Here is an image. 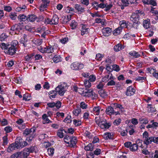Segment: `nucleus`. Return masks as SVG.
I'll return each mask as SVG.
<instances>
[{
  "mask_svg": "<svg viewBox=\"0 0 158 158\" xmlns=\"http://www.w3.org/2000/svg\"><path fill=\"white\" fill-rule=\"evenodd\" d=\"M142 15L144 16L145 14L142 11L137 10L135 11V12L133 13L131 15L130 19L134 22L133 24V27L136 29L138 27V25L140 23L139 20L140 16Z\"/></svg>",
  "mask_w": 158,
  "mask_h": 158,
  "instance_id": "obj_1",
  "label": "nucleus"
},
{
  "mask_svg": "<svg viewBox=\"0 0 158 158\" xmlns=\"http://www.w3.org/2000/svg\"><path fill=\"white\" fill-rule=\"evenodd\" d=\"M15 143L17 146V149L23 148L27 145V143L24 141L21 137L16 138Z\"/></svg>",
  "mask_w": 158,
  "mask_h": 158,
  "instance_id": "obj_2",
  "label": "nucleus"
},
{
  "mask_svg": "<svg viewBox=\"0 0 158 158\" xmlns=\"http://www.w3.org/2000/svg\"><path fill=\"white\" fill-rule=\"evenodd\" d=\"M106 113L107 114L109 115L114 114H115V115L120 114V113L118 111H117V110H115V108L113 106V107L109 106L107 107L106 109Z\"/></svg>",
  "mask_w": 158,
  "mask_h": 158,
  "instance_id": "obj_3",
  "label": "nucleus"
},
{
  "mask_svg": "<svg viewBox=\"0 0 158 158\" xmlns=\"http://www.w3.org/2000/svg\"><path fill=\"white\" fill-rule=\"evenodd\" d=\"M84 67L83 64L77 62L73 63L70 65L71 68L73 70H80L83 69Z\"/></svg>",
  "mask_w": 158,
  "mask_h": 158,
  "instance_id": "obj_4",
  "label": "nucleus"
},
{
  "mask_svg": "<svg viewBox=\"0 0 158 158\" xmlns=\"http://www.w3.org/2000/svg\"><path fill=\"white\" fill-rule=\"evenodd\" d=\"M36 129V128L34 127H33L31 129L26 128L24 131L23 134L25 136L28 135H35Z\"/></svg>",
  "mask_w": 158,
  "mask_h": 158,
  "instance_id": "obj_5",
  "label": "nucleus"
},
{
  "mask_svg": "<svg viewBox=\"0 0 158 158\" xmlns=\"http://www.w3.org/2000/svg\"><path fill=\"white\" fill-rule=\"evenodd\" d=\"M82 94L85 96L89 97L94 96L95 93L93 92L92 89H88L86 88L82 92Z\"/></svg>",
  "mask_w": 158,
  "mask_h": 158,
  "instance_id": "obj_6",
  "label": "nucleus"
},
{
  "mask_svg": "<svg viewBox=\"0 0 158 158\" xmlns=\"http://www.w3.org/2000/svg\"><path fill=\"white\" fill-rule=\"evenodd\" d=\"M55 92L60 96H63L65 92L64 86L61 85H58L56 88Z\"/></svg>",
  "mask_w": 158,
  "mask_h": 158,
  "instance_id": "obj_7",
  "label": "nucleus"
},
{
  "mask_svg": "<svg viewBox=\"0 0 158 158\" xmlns=\"http://www.w3.org/2000/svg\"><path fill=\"white\" fill-rule=\"evenodd\" d=\"M16 48L9 46L8 48L5 51L6 53L8 54L10 56H13L16 53Z\"/></svg>",
  "mask_w": 158,
  "mask_h": 158,
  "instance_id": "obj_8",
  "label": "nucleus"
},
{
  "mask_svg": "<svg viewBox=\"0 0 158 158\" xmlns=\"http://www.w3.org/2000/svg\"><path fill=\"white\" fill-rule=\"evenodd\" d=\"M23 25L21 23H19L18 24H15L11 27L10 30L13 31L20 32L22 29Z\"/></svg>",
  "mask_w": 158,
  "mask_h": 158,
  "instance_id": "obj_9",
  "label": "nucleus"
},
{
  "mask_svg": "<svg viewBox=\"0 0 158 158\" xmlns=\"http://www.w3.org/2000/svg\"><path fill=\"white\" fill-rule=\"evenodd\" d=\"M110 126L111 124L110 123H107L106 120H103L99 126L102 129H107Z\"/></svg>",
  "mask_w": 158,
  "mask_h": 158,
  "instance_id": "obj_10",
  "label": "nucleus"
},
{
  "mask_svg": "<svg viewBox=\"0 0 158 158\" xmlns=\"http://www.w3.org/2000/svg\"><path fill=\"white\" fill-rule=\"evenodd\" d=\"M40 51L42 53L46 52L48 53H52L54 52V48L51 46H47L44 48H41Z\"/></svg>",
  "mask_w": 158,
  "mask_h": 158,
  "instance_id": "obj_11",
  "label": "nucleus"
},
{
  "mask_svg": "<svg viewBox=\"0 0 158 158\" xmlns=\"http://www.w3.org/2000/svg\"><path fill=\"white\" fill-rule=\"evenodd\" d=\"M135 91V89L132 86L128 87L127 89L126 95L127 96H131L133 95Z\"/></svg>",
  "mask_w": 158,
  "mask_h": 158,
  "instance_id": "obj_12",
  "label": "nucleus"
},
{
  "mask_svg": "<svg viewBox=\"0 0 158 158\" xmlns=\"http://www.w3.org/2000/svg\"><path fill=\"white\" fill-rule=\"evenodd\" d=\"M42 3L40 7V11H43L44 9L46 8L48 6L50 1L48 0H42Z\"/></svg>",
  "mask_w": 158,
  "mask_h": 158,
  "instance_id": "obj_13",
  "label": "nucleus"
},
{
  "mask_svg": "<svg viewBox=\"0 0 158 158\" xmlns=\"http://www.w3.org/2000/svg\"><path fill=\"white\" fill-rule=\"evenodd\" d=\"M112 31L111 29L109 27L103 28L102 30L103 35L106 36H109Z\"/></svg>",
  "mask_w": 158,
  "mask_h": 158,
  "instance_id": "obj_14",
  "label": "nucleus"
},
{
  "mask_svg": "<svg viewBox=\"0 0 158 158\" xmlns=\"http://www.w3.org/2000/svg\"><path fill=\"white\" fill-rule=\"evenodd\" d=\"M69 143L68 144H69V146L71 147H74L76 145L77 142V138L75 137L70 138L69 141Z\"/></svg>",
  "mask_w": 158,
  "mask_h": 158,
  "instance_id": "obj_15",
  "label": "nucleus"
},
{
  "mask_svg": "<svg viewBox=\"0 0 158 158\" xmlns=\"http://www.w3.org/2000/svg\"><path fill=\"white\" fill-rule=\"evenodd\" d=\"M74 8L80 13H83L85 11L84 7L79 4H75Z\"/></svg>",
  "mask_w": 158,
  "mask_h": 158,
  "instance_id": "obj_16",
  "label": "nucleus"
},
{
  "mask_svg": "<svg viewBox=\"0 0 158 158\" xmlns=\"http://www.w3.org/2000/svg\"><path fill=\"white\" fill-rule=\"evenodd\" d=\"M16 148L17 149V146L15 143H13L8 147L7 151L8 152H10L15 150Z\"/></svg>",
  "mask_w": 158,
  "mask_h": 158,
  "instance_id": "obj_17",
  "label": "nucleus"
},
{
  "mask_svg": "<svg viewBox=\"0 0 158 158\" xmlns=\"http://www.w3.org/2000/svg\"><path fill=\"white\" fill-rule=\"evenodd\" d=\"M28 148H25L24 149L23 151L20 152V155L24 158H26L29 156V152H28Z\"/></svg>",
  "mask_w": 158,
  "mask_h": 158,
  "instance_id": "obj_18",
  "label": "nucleus"
},
{
  "mask_svg": "<svg viewBox=\"0 0 158 158\" xmlns=\"http://www.w3.org/2000/svg\"><path fill=\"white\" fill-rule=\"evenodd\" d=\"M59 18L57 15H53L51 21L50 22V24H57L59 22Z\"/></svg>",
  "mask_w": 158,
  "mask_h": 158,
  "instance_id": "obj_19",
  "label": "nucleus"
},
{
  "mask_svg": "<svg viewBox=\"0 0 158 158\" xmlns=\"http://www.w3.org/2000/svg\"><path fill=\"white\" fill-rule=\"evenodd\" d=\"M103 137L106 139H114V136L110 133H106L103 135Z\"/></svg>",
  "mask_w": 158,
  "mask_h": 158,
  "instance_id": "obj_20",
  "label": "nucleus"
},
{
  "mask_svg": "<svg viewBox=\"0 0 158 158\" xmlns=\"http://www.w3.org/2000/svg\"><path fill=\"white\" fill-rule=\"evenodd\" d=\"M150 20L147 19L145 20H144L143 22V27L146 29L150 27Z\"/></svg>",
  "mask_w": 158,
  "mask_h": 158,
  "instance_id": "obj_21",
  "label": "nucleus"
},
{
  "mask_svg": "<svg viewBox=\"0 0 158 158\" xmlns=\"http://www.w3.org/2000/svg\"><path fill=\"white\" fill-rule=\"evenodd\" d=\"M154 138L153 137H149L145 139H144V143L147 145L151 143L153 141H154Z\"/></svg>",
  "mask_w": 158,
  "mask_h": 158,
  "instance_id": "obj_22",
  "label": "nucleus"
},
{
  "mask_svg": "<svg viewBox=\"0 0 158 158\" xmlns=\"http://www.w3.org/2000/svg\"><path fill=\"white\" fill-rule=\"evenodd\" d=\"M124 48V47L121 44H118L114 46V49L115 51L118 52Z\"/></svg>",
  "mask_w": 158,
  "mask_h": 158,
  "instance_id": "obj_23",
  "label": "nucleus"
},
{
  "mask_svg": "<svg viewBox=\"0 0 158 158\" xmlns=\"http://www.w3.org/2000/svg\"><path fill=\"white\" fill-rule=\"evenodd\" d=\"M98 93L100 96L102 98H105L107 95V92L103 89H101L99 90Z\"/></svg>",
  "mask_w": 158,
  "mask_h": 158,
  "instance_id": "obj_24",
  "label": "nucleus"
},
{
  "mask_svg": "<svg viewBox=\"0 0 158 158\" xmlns=\"http://www.w3.org/2000/svg\"><path fill=\"white\" fill-rule=\"evenodd\" d=\"M28 16L27 17L24 15H20L18 17V20L20 21H25L27 20Z\"/></svg>",
  "mask_w": 158,
  "mask_h": 158,
  "instance_id": "obj_25",
  "label": "nucleus"
},
{
  "mask_svg": "<svg viewBox=\"0 0 158 158\" xmlns=\"http://www.w3.org/2000/svg\"><path fill=\"white\" fill-rule=\"evenodd\" d=\"M139 121L140 123L141 124H147L148 122V118L143 117L139 118Z\"/></svg>",
  "mask_w": 158,
  "mask_h": 158,
  "instance_id": "obj_26",
  "label": "nucleus"
},
{
  "mask_svg": "<svg viewBox=\"0 0 158 158\" xmlns=\"http://www.w3.org/2000/svg\"><path fill=\"white\" fill-rule=\"evenodd\" d=\"M94 148V145L92 143H89L87 146H85L84 148L85 150L87 151H92Z\"/></svg>",
  "mask_w": 158,
  "mask_h": 158,
  "instance_id": "obj_27",
  "label": "nucleus"
},
{
  "mask_svg": "<svg viewBox=\"0 0 158 158\" xmlns=\"http://www.w3.org/2000/svg\"><path fill=\"white\" fill-rule=\"evenodd\" d=\"M36 16L35 15H32L28 16L27 20L31 22H33L36 20Z\"/></svg>",
  "mask_w": 158,
  "mask_h": 158,
  "instance_id": "obj_28",
  "label": "nucleus"
},
{
  "mask_svg": "<svg viewBox=\"0 0 158 158\" xmlns=\"http://www.w3.org/2000/svg\"><path fill=\"white\" fill-rule=\"evenodd\" d=\"M122 29L121 28V27H118L113 31V35H119L122 31Z\"/></svg>",
  "mask_w": 158,
  "mask_h": 158,
  "instance_id": "obj_29",
  "label": "nucleus"
},
{
  "mask_svg": "<svg viewBox=\"0 0 158 158\" xmlns=\"http://www.w3.org/2000/svg\"><path fill=\"white\" fill-rule=\"evenodd\" d=\"M100 109L101 107L100 106L94 107L93 109L94 114L96 115H98L99 114Z\"/></svg>",
  "mask_w": 158,
  "mask_h": 158,
  "instance_id": "obj_30",
  "label": "nucleus"
},
{
  "mask_svg": "<svg viewBox=\"0 0 158 158\" xmlns=\"http://www.w3.org/2000/svg\"><path fill=\"white\" fill-rule=\"evenodd\" d=\"M129 54L131 56L134 57L135 58H138L140 56V55L138 52H136L135 51L131 52H129Z\"/></svg>",
  "mask_w": 158,
  "mask_h": 158,
  "instance_id": "obj_31",
  "label": "nucleus"
},
{
  "mask_svg": "<svg viewBox=\"0 0 158 158\" xmlns=\"http://www.w3.org/2000/svg\"><path fill=\"white\" fill-rule=\"evenodd\" d=\"M65 11L66 12L68 13H72L73 12H74V9L69 6L65 8Z\"/></svg>",
  "mask_w": 158,
  "mask_h": 158,
  "instance_id": "obj_32",
  "label": "nucleus"
},
{
  "mask_svg": "<svg viewBox=\"0 0 158 158\" xmlns=\"http://www.w3.org/2000/svg\"><path fill=\"white\" fill-rule=\"evenodd\" d=\"M54 62L57 63L60 61V57L59 55H55L52 58Z\"/></svg>",
  "mask_w": 158,
  "mask_h": 158,
  "instance_id": "obj_33",
  "label": "nucleus"
},
{
  "mask_svg": "<svg viewBox=\"0 0 158 158\" xmlns=\"http://www.w3.org/2000/svg\"><path fill=\"white\" fill-rule=\"evenodd\" d=\"M10 44H6L5 43H2L0 44V47L2 49H7L9 46H10Z\"/></svg>",
  "mask_w": 158,
  "mask_h": 158,
  "instance_id": "obj_34",
  "label": "nucleus"
},
{
  "mask_svg": "<svg viewBox=\"0 0 158 158\" xmlns=\"http://www.w3.org/2000/svg\"><path fill=\"white\" fill-rule=\"evenodd\" d=\"M64 129L63 128H61V129L58 130L57 135L60 138H63L64 137V134L63 132V131Z\"/></svg>",
  "mask_w": 158,
  "mask_h": 158,
  "instance_id": "obj_35",
  "label": "nucleus"
},
{
  "mask_svg": "<svg viewBox=\"0 0 158 158\" xmlns=\"http://www.w3.org/2000/svg\"><path fill=\"white\" fill-rule=\"evenodd\" d=\"M119 24L120 26V27H121V28H126L127 27V25L126 21H120Z\"/></svg>",
  "mask_w": 158,
  "mask_h": 158,
  "instance_id": "obj_36",
  "label": "nucleus"
},
{
  "mask_svg": "<svg viewBox=\"0 0 158 158\" xmlns=\"http://www.w3.org/2000/svg\"><path fill=\"white\" fill-rule=\"evenodd\" d=\"M81 111V109L78 107H77L76 109L73 110V113L75 116H77L80 113Z\"/></svg>",
  "mask_w": 158,
  "mask_h": 158,
  "instance_id": "obj_37",
  "label": "nucleus"
},
{
  "mask_svg": "<svg viewBox=\"0 0 158 158\" xmlns=\"http://www.w3.org/2000/svg\"><path fill=\"white\" fill-rule=\"evenodd\" d=\"M138 149L137 144L133 143L130 146V149L132 151H135L137 150Z\"/></svg>",
  "mask_w": 158,
  "mask_h": 158,
  "instance_id": "obj_38",
  "label": "nucleus"
},
{
  "mask_svg": "<svg viewBox=\"0 0 158 158\" xmlns=\"http://www.w3.org/2000/svg\"><path fill=\"white\" fill-rule=\"evenodd\" d=\"M10 18L12 20H15L17 17V15L15 13H11L9 15Z\"/></svg>",
  "mask_w": 158,
  "mask_h": 158,
  "instance_id": "obj_39",
  "label": "nucleus"
},
{
  "mask_svg": "<svg viewBox=\"0 0 158 158\" xmlns=\"http://www.w3.org/2000/svg\"><path fill=\"white\" fill-rule=\"evenodd\" d=\"M18 44V41L16 40H14L11 42L10 44V46L12 47H14L15 48L17 49V45Z\"/></svg>",
  "mask_w": 158,
  "mask_h": 158,
  "instance_id": "obj_40",
  "label": "nucleus"
},
{
  "mask_svg": "<svg viewBox=\"0 0 158 158\" xmlns=\"http://www.w3.org/2000/svg\"><path fill=\"white\" fill-rule=\"evenodd\" d=\"M84 85L86 88H90L91 86V83L88 80H85L84 81Z\"/></svg>",
  "mask_w": 158,
  "mask_h": 158,
  "instance_id": "obj_41",
  "label": "nucleus"
},
{
  "mask_svg": "<svg viewBox=\"0 0 158 158\" xmlns=\"http://www.w3.org/2000/svg\"><path fill=\"white\" fill-rule=\"evenodd\" d=\"M113 106L115 108V110H116V109L118 108L121 110L123 108L122 106L120 104H118L117 103H114L113 104Z\"/></svg>",
  "mask_w": 158,
  "mask_h": 158,
  "instance_id": "obj_42",
  "label": "nucleus"
},
{
  "mask_svg": "<svg viewBox=\"0 0 158 158\" xmlns=\"http://www.w3.org/2000/svg\"><path fill=\"white\" fill-rule=\"evenodd\" d=\"M103 120V119H101L99 117H96L95 118V121L96 123L99 126V124H100L102 123V121Z\"/></svg>",
  "mask_w": 158,
  "mask_h": 158,
  "instance_id": "obj_43",
  "label": "nucleus"
},
{
  "mask_svg": "<svg viewBox=\"0 0 158 158\" xmlns=\"http://www.w3.org/2000/svg\"><path fill=\"white\" fill-rule=\"evenodd\" d=\"M73 124L76 126H78L81 125V122L79 120L74 119L73 120Z\"/></svg>",
  "mask_w": 158,
  "mask_h": 158,
  "instance_id": "obj_44",
  "label": "nucleus"
},
{
  "mask_svg": "<svg viewBox=\"0 0 158 158\" xmlns=\"http://www.w3.org/2000/svg\"><path fill=\"white\" fill-rule=\"evenodd\" d=\"M49 94L50 98H55L57 94L56 93H55V91L53 90L50 91Z\"/></svg>",
  "mask_w": 158,
  "mask_h": 158,
  "instance_id": "obj_45",
  "label": "nucleus"
},
{
  "mask_svg": "<svg viewBox=\"0 0 158 158\" xmlns=\"http://www.w3.org/2000/svg\"><path fill=\"white\" fill-rule=\"evenodd\" d=\"M71 116L70 115H69L67 116L64 120V122L67 123H71L72 120H71L70 118Z\"/></svg>",
  "mask_w": 158,
  "mask_h": 158,
  "instance_id": "obj_46",
  "label": "nucleus"
},
{
  "mask_svg": "<svg viewBox=\"0 0 158 158\" xmlns=\"http://www.w3.org/2000/svg\"><path fill=\"white\" fill-rule=\"evenodd\" d=\"M80 107L83 109H86L87 107V105L83 102H82L80 103Z\"/></svg>",
  "mask_w": 158,
  "mask_h": 158,
  "instance_id": "obj_47",
  "label": "nucleus"
},
{
  "mask_svg": "<svg viewBox=\"0 0 158 158\" xmlns=\"http://www.w3.org/2000/svg\"><path fill=\"white\" fill-rule=\"evenodd\" d=\"M21 153L20 152H16L10 156V158H18L20 155Z\"/></svg>",
  "mask_w": 158,
  "mask_h": 158,
  "instance_id": "obj_48",
  "label": "nucleus"
},
{
  "mask_svg": "<svg viewBox=\"0 0 158 158\" xmlns=\"http://www.w3.org/2000/svg\"><path fill=\"white\" fill-rule=\"evenodd\" d=\"M77 26V23L74 21H72L70 24V26L72 27V29H74Z\"/></svg>",
  "mask_w": 158,
  "mask_h": 158,
  "instance_id": "obj_49",
  "label": "nucleus"
},
{
  "mask_svg": "<svg viewBox=\"0 0 158 158\" xmlns=\"http://www.w3.org/2000/svg\"><path fill=\"white\" fill-rule=\"evenodd\" d=\"M104 85L105 84L103 82H100L99 84L97 85V87L98 89H103L102 88Z\"/></svg>",
  "mask_w": 158,
  "mask_h": 158,
  "instance_id": "obj_50",
  "label": "nucleus"
},
{
  "mask_svg": "<svg viewBox=\"0 0 158 158\" xmlns=\"http://www.w3.org/2000/svg\"><path fill=\"white\" fill-rule=\"evenodd\" d=\"M47 151L49 155H52L54 152V149L51 148H48Z\"/></svg>",
  "mask_w": 158,
  "mask_h": 158,
  "instance_id": "obj_51",
  "label": "nucleus"
},
{
  "mask_svg": "<svg viewBox=\"0 0 158 158\" xmlns=\"http://www.w3.org/2000/svg\"><path fill=\"white\" fill-rule=\"evenodd\" d=\"M7 37V35H6L5 34L3 33L0 35V41H2L4 40Z\"/></svg>",
  "mask_w": 158,
  "mask_h": 158,
  "instance_id": "obj_52",
  "label": "nucleus"
},
{
  "mask_svg": "<svg viewBox=\"0 0 158 158\" xmlns=\"http://www.w3.org/2000/svg\"><path fill=\"white\" fill-rule=\"evenodd\" d=\"M121 119L120 118H119L115 120L113 122V123L114 125H118L121 123Z\"/></svg>",
  "mask_w": 158,
  "mask_h": 158,
  "instance_id": "obj_53",
  "label": "nucleus"
},
{
  "mask_svg": "<svg viewBox=\"0 0 158 158\" xmlns=\"http://www.w3.org/2000/svg\"><path fill=\"white\" fill-rule=\"evenodd\" d=\"M104 56L103 55L98 53L96 55V59L97 60H101L102 58Z\"/></svg>",
  "mask_w": 158,
  "mask_h": 158,
  "instance_id": "obj_54",
  "label": "nucleus"
},
{
  "mask_svg": "<svg viewBox=\"0 0 158 158\" xmlns=\"http://www.w3.org/2000/svg\"><path fill=\"white\" fill-rule=\"evenodd\" d=\"M109 75H106L102 78V82H106L109 81Z\"/></svg>",
  "mask_w": 158,
  "mask_h": 158,
  "instance_id": "obj_55",
  "label": "nucleus"
},
{
  "mask_svg": "<svg viewBox=\"0 0 158 158\" xmlns=\"http://www.w3.org/2000/svg\"><path fill=\"white\" fill-rule=\"evenodd\" d=\"M89 28H85L84 27H83L82 29L81 30V35H84L86 32H88L89 30Z\"/></svg>",
  "mask_w": 158,
  "mask_h": 158,
  "instance_id": "obj_56",
  "label": "nucleus"
},
{
  "mask_svg": "<svg viewBox=\"0 0 158 158\" xmlns=\"http://www.w3.org/2000/svg\"><path fill=\"white\" fill-rule=\"evenodd\" d=\"M115 82L113 80H111L109 81L107 84V86H113L115 85Z\"/></svg>",
  "mask_w": 158,
  "mask_h": 158,
  "instance_id": "obj_57",
  "label": "nucleus"
},
{
  "mask_svg": "<svg viewBox=\"0 0 158 158\" xmlns=\"http://www.w3.org/2000/svg\"><path fill=\"white\" fill-rule=\"evenodd\" d=\"M89 80L90 82L94 81L96 80V77L94 75H91L89 77Z\"/></svg>",
  "mask_w": 158,
  "mask_h": 158,
  "instance_id": "obj_58",
  "label": "nucleus"
},
{
  "mask_svg": "<svg viewBox=\"0 0 158 158\" xmlns=\"http://www.w3.org/2000/svg\"><path fill=\"white\" fill-rule=\"evenodd\" d=\"M131 122L134 125H136L138 124V122L137 119L133 118L131 120Z\"/></svg>",
  "mask_w": 158,
  "mask_h": 158,
  "instance_id": "obj_59",
  "label": "nucleus"
},
{
  "mask_svg": "<svg viewBox=\"0 0 158 158\" xmlns=\"http://www.w3.org/2000/svg\"><path fill=\"white\" fill-rule=\"evenodd\" d=\"M113 69L114 70L117 72H118L120 70L119 66L116 64H114L113 65Z\"/></svg>",
  "mask_w": 158,
  "mask_h": 158,
  "instance_id": "obj_60",
  "label": "nucleus"
},
{
  "mask_svg": "<svg viewBox=\"0 0 158 158\" xmlns=\"http://www.w3.org/2000/svg\"><path fill=\"white\" fill-rule=\"evenodd\" d=\"M152 74L156 78L158 79V72H156L155 69H153V72L152 73Z\"/></svg>",
  "mask_w": 158,
  "mask_h": 158,
  "instance_id": "obj_61",
  "label": "nucleus"
},
{
  "mask_svg": "<svg viewBox=\"0 0 158 158\" xmlns=\"http://www.w3.org/2000/svg\"><path fill=\"white\" fill-rule=\"evenodd\" d=\"M4 130L6 133H9L12 131V128L10 127H6L5 128Z\"/></svg>",
  "mask_w": 158,
  "mask_h": 158,
  "instance_id": "obj_62",
  "label": "nucleus"
},
{
  "mask_svg": "<svg viewBox=\"0 0 158 158\" xmlns=\"http://www.w3.org/2000/svg\"><path fill=\"white\" fill-rule=\"evenodd\" d=\"M70 137L68 135L65 136L64 138V142L67 143V144L69 143V141L70 139Z\"/></svg>",
  "mask_w": 158,
  "mask_h": 158,
  "instance_id": "obj_63",
  "label": "nucleus"
},
{
  "mask_svg": "<svg viewBox=\"0 0 158 158\" xmlns=\"http://www.w3.org/2000/svg\"><path fill=\"white\" fill-rule=\"evenodd\" d=\"M148 111L149 112H152V113H153L154 112H155L156 111V110L155 108L150 106L149 107V108L148 109Z\"/></svg>",
  "mask_w": 158,
  "mask_h": 158,
  "instance_id": "obj_64",
  "label": "nucleus"
}]
</instances>
